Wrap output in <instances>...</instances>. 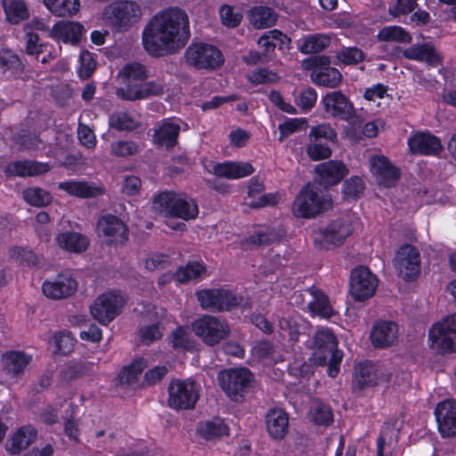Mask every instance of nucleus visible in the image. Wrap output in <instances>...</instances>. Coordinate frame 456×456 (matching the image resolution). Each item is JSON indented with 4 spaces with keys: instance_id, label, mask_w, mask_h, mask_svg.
Listing matches in <instances>:
<instances>
[{
    "instance_id": "obj_1",
    "label": "nucleus",
    "mask_w": 456,
    "mask_h": 456,
    "mask_svg": "<svg viewBox=\"0 0 456 456\" xmlns=\"http://www.w3.org/2000/svg\"><path fill=\"white\" fill-rule=\"evenodd\" d=\"M190 37L189 17L178 7L157 12L142 33V46L153 57L175 53L185 46Z\"/></svg>"
},
{
    "instance_id": "obj_2",
    "label": "nucleus",
    "mask_w": 456,
    "mask_h": 456,
    "mask_svg": "<svg viewBox=\"0 0 456 456\" xmlns=\"http://www.w3.org/2000/svg\"><path fill=\"white\" fill-rule=\"evenodd\" d=\"M309 346L313 351V361L318 365H327L328 375L335 378L339 370L343 353L338 349V341L330 329L322 328L315 332Z\"/></svg>"
},
{
    "instance_id": "obj_3",
    "label": "nucleus",
    "mask_w": 456,
    "mask_h": 456,
    "mask_svg": "<svg viewBox=\"0 0 456 456\" xmlns=\"http://www.w3.org/2000/svg\"><path fill=\"white\" fill-rule=\"evenodd\" d=\"M153 208L165 216L185 221L195 219L199 214L198 205L193 199L174 191L159 193L153 200Z\"/></svg>"
},
{
    "instance_id": "obj_4",
    "label": "nucleus",
    "mask_w": 456,
    "mask_h": 456,
    "mask_svg": "<svg viewBox=\"0 0 456 456\" xmlns=\"http://www.w3.org/2000/svg\"><path fill=\"white\" fill-rule=\"evenodd\" d=\"M331 207V199L320 193L312 184L304 186L292 204V213L297 218L310 219Z\"/></svg>"
},
{
    "instance_id": "obj_5",
    "label": "nucleus",
    "mask_w": 456,
    "mask_h": 456,
    "mask_svg": "<svg viewBox=\"0 0 456 456\" xmlns=\"http://www.w3.org/2000/svg\"><path fill=\"white\" fill-rule=\"evenodd\" d=\"M142 15L140 4L134 1L122 0L108 5L104 19L118 32H125L137 23Z\"/></svg>"
},
{
    "instance_id": "obj_6",
    "label": "nucleus",
    "mask_w": 456,
    "mask_h": 456,
    "mask_svg": "<svg viewBox=\"0 0 456 456\" xmlns=\"http://www.w3.org/2000/svg\"><path fill=\"white\" fill-rule=\"evenodd\" d=\"M194 334L209 346L218 345L231 334L228 322L214 315L203 314L191 324Z\"/></svg>"
},
{
    "instance_id": "obj_7",
    "label": "nucleus",
    "mask_w": 456,
    "mask_h": 456,
    "mask_svg": "<svg viewBox=\"0 0 456 456\" xmlns=\"http://www.w3.org/2000/svg\"><path fill=\"white\" fill-rule=\"evenodd\" d=\"M200 398V386L191 380L174 379L168 386L167 404L175 410H191Z\"/></svg>"
},
{
    "instance_id": "obj_8",
    "label": "nucleus",
    "mask_w": 456,
    "mask_h": 456,
    "mask_svg": "<svg viewBox=\"0 0 456 456\" xmlns=\"http://www.w3.org/2000/svg\"><path fill=\"white\" fill-rule=\"evenodd\" d=\"M353 232V227L348 219H337L326 227L313 231V240L320 249H329L331 247L340 246Z\"/></svg>"
},
{
    "instance_id": "obj_9",
    "label": "nucleus",
    "mask_w": 456,
    "mask_h": 456,
    "mask_svg": "<svg viewBox=\"0 0 456 456\" xmlns=\"http://www.w3.org/2000/svg\"><path fill=\"white\" fill-rule=\"evenodd\" d=\"M184 59L188 65L198 69H215L224 63L221 51L203 43L191 44L185 50Z\"/></svg>"
},
{
    "instance_id": "obj_10",
    "label": "nucleus",
    "mask_w": 456,
    "mask_h": 456,
    "mask_svg": "<svg viewBox=\"0 0 456 456\" xmlns=\"http://www.w3.org/2000/svg\"><path fill=\"white\" fill-rule=\"evenodd\" d=\"M430 347L439 353L456 351V314L433 325L428 333Z\"/></svg>"
},
{
    "instance_id": "obj_11",
    "label": "nucleus",
    "mask_w": 456,
    "mask_h": 456,
    "mask_svg": "<svg viewBox=\"0 0 456 456\" xmlns=\"http://www.w3.org/2000/svg\"><path fill=\"white\" fill-rule=\"evenodd\" d=\"M149 77V69L140 62L133 61L126 64L118 73V79L124 86L116 89V95L125 101L131 102L130 94L138 90L139 86Z\"/></svg>"
},
{
    "instance_id": "obj_12",
    "label": "nucleus",
    "mask_w": 456,
    "mask_h": 456,
    "mask_svg": "<svg viewBox=\"0 0 456 456\" xmlns=\"http://www.w3.org/2000/svg\"><path fill=\"white\" fill-rule=\"evenodd\" d=\"M202 309L210 312L229 311L238 306L241 297H237L226 289H202L196 293Z\"/></svg>"
},
{
    "instance_id": "obj_13",
    "label": "nucleus",
    "mask_w": 456,
    "mask_h": 456,
    "mask_svg": "<svg viewBox=\"0 0 456 456\" xmlns=\"http://www.w3.org/2000/svg\"><path fill=\"white\" fill-rule=\"evenodd\" d=\"M221 387L232 400L238 401L248 391L252 382V374L246 368L223 370L218 375Z\"/></svg>"
},
{
    "instance_id": "obj_14",
    "label": "nucleus",
    "mask_w": 456,
    "mask_h": 456,
    "mask_svg": "<svg viewBox=\"0 0 456 456\" xmlns=\"http://www.w3.org/2000/svg\"><path fill=\"white\" fill-rule=\"evenodd\" d=\"M377 287L378 279L368 268L360 266L352 271L350 292L354 300L364 301L371 297Z\"/></svg>"
},
{
    "instance_id": "obj_15",
    "label": "nucleus",
    "mask_w": 456,
    "mask_h": 456,
    "mask_svg": "<svg viewBox=\"0 0 456 456\" xmlns=\"http://www.w3.org/2000/svg\"><path fill=\"white\" fill-rule=\"evenodd\" d=\"M395 267L404 281H412L420 271V256L411 245H404L397 251Z\"/></svg>"
},
{
    "instance_id": "obj_16",
    "label": "nucleus",
    "mask_w": 456,
    "mask_h": 456,
    "mask_svg": "<svg viewBox=\"0 0 456 456\" xmlns=\"http://www.w3.org/2000/svg\"><path fill=\"white\" fill-rule=\"evenodd\" d=\"M122 298L112 293L101 295L90 306V312L94 319L102 324H108L119 314Z\"/></svg>"
},
{
    "instance_id": "obj_17",
    "label": "nucleus",
    "mask_w": 456,
    "mask_h": 456,
    "mask_svg": "<svg viewBox=\"0 0 456 456\" xmlns=\"http://www.w3.org/2000/svg\"><path fill=\"white\" fill-rule=\"evenodd\" d=\"M77 289V281L67 273H61L52 281H45L42 285L44 295L56 300L70 297Z\"/></svg>"
},
{
    "instance_id": "obj_18",
    "label": "nucleus",
    "mask_w": 456,
    "mask_h": 456,
    "mask_svg": "<svg viewBox=\"0 0 456 456\" xmlns=\"http://www.w3.org/2000/svg\"><path fill=\"white\" fill-rule=\"evenodd\" d=\"M435 415L439 432L443 437H450L456 435V401L445 399L440 402L436 409Z\"/></svg>"
},
{
    "instance_id": "obj_19",
    "label": "nucleus",
    "mask_w": 456,
    "mask_h": 456,
    "mask_svg": "<svg viewBox=\"0 0 456 456\" xmlns=\"http://www.w3.org/2000/svg\"><path fill=\"white\" fill-rule=\"evenodd\" d=\"M97 231L107 239L108 243H123L127 240V228L124 222L116 216L105 215L97 222Z\"/></svg>"
},
{
    "instance_id": "obj_20",
    "label": "nucleus",
    "mask_w": 456,
    "mask_h": 456,
    "mask_svg": "<svg viewBox=\"0 0 456 456\" xmlns=\"http://www.w3.org/2000/svg\"><path fill=\"white\" fill-rule=\"evenodd\" d=\"M370 168L379 184L392 187L400 178V172L384 156H373L370 159Z\"/></svg>"
},
{
    "instance_id": "obj_21",
    "label": "nucleus",
    "mask_w": 456,
    "mask_h": 456,
    "mask_svg": "<svg viewBox=\"0 0 456 456\" xmlns=\"http://www.w3.org/2000/svg\"><path fill=\"white\" fill-rule=\"evenodd\" d=\"M410 151L419 155H438L443 151L441 141L429 132H418L408 139Z\"/></svg>"
},
{
    "instance_id": "obj_22",
    "label": "nucleus",
    "mask_w": 456,
    "mask_h": 456,
    "mask_svg": "<svg viewBox=\"0 0 456 456\" xmlns=\"http://www.w3.org/2000/svg\"><path fill=\"white\" fill-rule=\"evenodd\" d=\"M325 110L331 116L348 120L354 114L353 104L340 91L328 93L322 98Z\"/></svg>"
},
{
    "instance_id": "obj_23",
    "label": "nucleus",
    "mask_w": 456,
    "mask_h": 456,
    "mask_svg": "<svg viewBox=\"0 0 456 456\" xmlns=\"http://www.w3.org/2000/svg\"><path fill=\"white\" fill-rule=\"evenodd\" d=\"M84 32V27L80 23L61 20L49 30V36L65 44L77 45Z\"/></svg>"
},
{
    "instance_id": "obj_24",
    "label": "nucleus",
    "mask_w": 456,
    "mask_h": 456,
    "mask_svg": "<svg viewBox=\"0 0 456 456\" xmlns=\"http://www.w3.org/2000/svg\"><path fill=\"white\" fill-rule=\"evenodd\" d=\"M58 188L71 196L88 199L96 198L105 193L103 185L96 184L87 181H67L58 184Z\"/></svg>"
},
{
    "instance_id": "obj_25",
    "label": "nucleus",
    "mask_w": 456,
    "mask_h": 456,
    "mask_svg": "<svg viewBox=\"0 0 456 456\" xmlns=\"http://www.w3.org/2000/svg\"><path fill=\"white\" fill-rule=\"evenodd\" d=\"M403 56L409 60L424 61L430 66L442 64V57L431 43L413 45L403 51Z\"/></svg>"
},
{
    "instance_id": "obj_26",
    "label": "nucleus",
    "mask_w": 456,
    "mask_h": 456,
    "mask_svg": "<svg viewBox=\"0 0 456 456\" xmlns=\"http://www.w3.org/2000/svg\"><path fill=\"white\" fill-rule=\"evenodd\" d=\"M321 183L330 186L338 183L348 173L346 165L338 160H330L315 167Z\"/></svg>"
},
{
    "instance_id": "obj_27",
    "label": "nucleus",
    "mask_w": 456,
    "mask_h": 456,
    "mask_svg": "<svg viewBox=\"0 0 456 456\" xmlns=\"http://www.w3.org/2000/svg\"><path fill=\"white\" fill-rule=\"evenodd\" d=\"M397 333L398 327L395 322H379L372 327L370 340L375 347H387L395 341Z\"/></svg>"
},
{
    "instance_id": "obj_28",
    "label": "nucleus",
    "mask_w": 456,
    "mask_h": 456,
    "mask_svg": "<svg viewBox=\"0 0 456 456\" xmlns=\"http://www.w3.org/2000/svg\"><path fill=\"white\" fill-rule=\"evenodd\" d=\"M36 439L37 430L31 426H23L7 440L6 451L12 455L19 454L34 443Z\"/></svg>"
},
{
    "instance_id": "obj_29",
    "label": "nucleus",
    "mask_w": 456,
    "mask_h": 456,
    "mask_svg": "<svg viewBox=\"0 0 456 456\" xmlns=\"http://www.w3.org/2000/svg\"><path fill=\"white\" fill-rule=\"evenodd\" d=\"M254 168L248 162H224L216 164L213 173L226 179H240L253 174Z\"/></svg>"
},
{
    "instance_id": "obj_30",
    "label": "nucleus",
    "mask_w": 456,
    "mask_h": 456,
    "mask_svg": "<svg viewBox=\"0 0 456 456\" xmlns=\"http://www.w3.org/2000/svg\"><path fill=\"white\" fill-rule=\"evenodd\" d=\"M266 428L273 439H282L289 428V417L287 413L281 409L269 411L266 414Z\"/></svg>"
},
{
    "instance_id": "obj_31",
    "label": "nucleus",
    "mask_w": 456,
    "mask_h": 456,
    "mask_svg": "<svg viewBox=\"0 0 456 456\" xmlns=\"http://www.w3.org/2000/svg\"><path fill=\"white\" fill-rule=\"evenodd\" d=\"M50 167L45 163L21 160L9 163L5 167V172L12 175L18 176H34L45 174Z\"/></svg>"
},
{
    "instance_id": "obj_32",
    "label": "nucleus",
    "mask_w": 456,
    "mask_h": 456,
    "mask_svg": "<svg viewBox=\"0 0 456 456\" xmlns=\"http://www.w3.org/2000/svg\"><path fill=\"white\" fill-rule=\"evenodd\" d=\"M315 61L322 66H328L330 64L329 58L326 56H319L315 58ZM341 73L335 68L323 67L314 75V82L319 86L329 88L337 87L341 82Z\"/></svg>"
},
{
    "instance_id": "obj_33",
    "label": "nucleus",
    "mask_w": 456,
    "mask_h": 456,
    "mask_svg": "<svg viewBox=\"0 0 456 456\" xmlns=\"http://www.w3.org/2000/svg\"><path fill=\"white\" fill-rule=\"evenodd\" d=\"M307 311L314 316L330 319L335 314L328 296L317 287L314 288L311 300L307 305Z\"/></svg>"
},
{
    "instance_id": "obj_34",
    "label": "nucleus",
    "mask_w": 456,
    "mask_h": 456,
    "mask_svg": "<svg viewBox=\"0 0 456 456\" xmlns=\"http://www.w3.org/2000/svg\"><path fill=\"white\" fill-rule=\"evenodd\" d=\"M56 242L60 248L74 253L85 251L89 245V240L85 235L76 232H65L58 234Z\"/></svg>"
},
{
    "instance_id": "obj_35",
    "label": "nucleus",
    "mask_w": 456,
    "mask_h": 456,
    "mask_svg": "<svg viewBox=\"0 0 456 456\" xmlns=\"http://www.w3.org/2000/svg\"><path fill=\"white\" fill-rule=\"evenodd\" d=\"M249 20L255 28L263 29L274 26L278 14L270 7L259 5L251 8Z\"/></svg>"
},
{
    "instance_id": "obj_36",
    "label": "nucleus",
    "mask_w": 456,
    "mask_h": 456,
    "mask_svg": "<svg viewBox=\"0 0 456 456\" xmlns=\"http://www.w3.org/2000/svg\"><path fill=\"white\" fill-rule=\"evenodd\" d=\"M166 92V84L162 78H156L153 80L142 82L139 86V89L133 91L129 95L131 102L148 99L151 97L162 96Z\"/></svg>"
},
{
    "instance_id": "obj_37",
    "label": "nucleus",
    "mask_w": 456,
    "mask_h": 456,
    "mask_svg": "<svg viewBox=\"0 0 456 456\" xmlns=\"http://www.w3.org/2000/svg\"><path fill=\"white\" fill-rule=\"evenodd\" d=\"M31 361V356L20 351H10L3 356L5 370L12 376H19Z\"/></svg>"
},
{
    "instance_id": "obj_38",
    "label": "nucleus",
    "mask_w": 456,
    "mask_h": 456,
    "mask_svg": "<svg viewBox=\"0 0 456 456\" xmlns=\"http://www.w3.org/2000/svg\"><path fill=\"white\" fill-rule=\"evenodd\" d=\"M179 131L180 126L178 123L171 119L164 120L155 131L154 141L159 144L173 147L176 143Z\"/></svg>"
},
{
    "instance_id": "obj_39",
    "label": "nucleus",
    "mask_w": 456,
    "mask_h": 456,
    "mask_svg": "<svg viewBox=\"0 0 456 456\" xmlns=\"http://www.w3.org/2000/svg\"><path fill=\"white\" fill-rule=\"evenodd\" d=\"M197 434L206 440H214L227 436L228 427L223 419L216 418L200 422L197 428Z\"/></svg>"
},
{
    "instance_id": "obj_40",
    "label": "nucleus",
    "mask_w": 456,
    "mask_h": 456,
    "mask_svg": "<svg viewBox=\"0 0 456 456\" xmlns=\"http://www.w3.org/2000/svg\"><path fill=\"white\" fill-rule=\"evenodd\" d=\"M378 382L377 370L370 363H360L355 368L354 384L362 390Z\"/></svg>"
},
{
    "instance_id": "obj_41",
    "label": "nucleus",
    "mask_w": 456,
    "mask_h": 456,
    "mask_svg": "<svg viewBox=\"0 0 456 456\" xmlns=\"http://www.w3.org/2000/svg\"><path fill=\"white\" fill-rule=\"evenodd\" d=\"M6 19L17 24L28 17V10L23 0H2Z\"/></svg>"
},
{
    "instance_id": "obj_42",
    "label": "nucleus",
    "mask_w": 456,
    "mask_h": 456,
    "mask_svg": "<svg viewBox=\"0 0 456 456\" xmlns=\"http://www.w3.org/2000/svg\"><path fill=\"white\" fill-rule=\"evenodd\" d=\"M284 233L285 232L282 228L265 229L264 231L256 232L249 236L246 240V243L253 246L268 245L270 243L279 241L284 236Z\"/></svg>"
},
{
    "instance_id": "obj_43",
    "label": "nucleus",
    "mask_w": 456,
    "mask_h": 456,
    "mask_svg": "<svg viewBox=\"0 0 456 456\" xmlns=\"http://www.w3.org/2000/svg\"><path fill=\"white\" fill-rule=\"evenodd\" d=\"M330 44L329 37L322 34H314L306 37L298 49L305 54L316 53L327 48Z\"/></svg>"
},
{
    "instance_id": "obj_44",
    "label": "nucleus",
    "mask_w": 456,
    "mask_h": 456,
    "mask_svg": "<svg viewBox=\"0 0 456 456\" xmlns=\"http://www.w3.org/2000/svg\"><path fill=\"white\" fill-rule=\"evenodd\" d=\"M205 266L199 262H191L186 265L180 267L173 275L172 278L180 283L188 282L191 280L199 278L205 273Z\"/></svg>"
},
{
    "instance_id": "obj_45",
    "label": "nucleus",
    "mask_w": 456,
    "mask_h": 456,
    "mask_svg": "<svg viewBox=\"0 0 456 456\" xmlns=\"http://www.w3.org/2000/svg\"><path fill=\"white\" fill-rule=\"evenodd\" d=\"M109 126L118 131H129L138 126V121L127 112L117 111L110 116Z\"/></svg>"
},
{
    "instance_id": "obj_46",
    "label": "nucleus",
    "mask_w": 456,
    "mask_h": 456,
    "mask_svg": "<svg viewBox=\"0 0 456 456\" xmlns=\"http://www.w3.org/2000/svg\"><path fill=\"white\" fill-rule=\"evenodd\" d=\"M45 6L58 17H70L78 12L80 4L78 0H57Z\"/></svg>"
},
{
    "instance_id": "obj_47",
    "label": "nucleus",
    "mask_w": 456,
    "mask_h": 456,
    "mask_svg": "<svg viewBox=\"0 0 456 456\" xmlns=\"http://www.w3.org/2000/svg\"><path fill=\"white\" fill-rule=\"evenodd\" d=\"M146 363L142 359H137L131 364L123 368L118 375V381L120 385H129L136 381L137 377L145 369Z\"/></svg>"
},
{
    "instance_id": "obj_48",
    "label": "nucleus",
    "mask_w": 456,
    "mask_h": 456,
    "mask_svg": "<svg viewBox=\"0 0 456 456\" xmlns=\"http://www.w3.org/2000/svg\"><path fill=\"white\" fill-rule=\"evenodd\" d=\"M397 424L398 420L393 419L387 421L384 426L377 441V456H384V446L387 441L391 442L393 437H395V440L397 439L399 435Z\"/></svg>"
},
{
    "instance_id": "obj_49",
    "label": "nucleus",
    "mask_w": 456,
    "mask_h": 456,
    "mask_svg": "<svg viewBox=\"0 0 456 456\" xmlns=\"http://www.w3.org/2000/svg\"><path fill=\"white\" fill-rule=\"evenodd\" d=\"M23 199L27 203L35 207H45L52 201L50 193L38 187L24 190Z\"/></svg>"
},
{
    "instance_id": "obj_50",
    "label": "nucleus",
    "mask_w": 456,
    "mask_h": 456,
    "mask_svg": "<svg viewBox=\"0 0 456 456\" xmlns=\"http://www.w3.org/2000/svg\"><path fill=\"white\" fill-rule=\"evenodd\" d=\"M382 41H396L401 43H410L411 37L403 28L398 26H387L383 28L378 35Z\"/></svg>"
},
{
    "instance_id": "obj_51",
    "label": "nucleus",
    "mask_w": 456,
    "mask_h": 456,
    "mask_svg": "<svg viewBox=\"0 0 456 456\" xmlns=\"http://www.w3.org/2000/svg\"><path fill=\"white\" fill-rule=\"evenodd\" d=\"M308 323L301 319L295 317L281 318L279 321L281 330L288 331L291 340L297 341L302 330L305 329Z\"/></svg>"
},
{
    "instance_id": "obj_52",
    "label": "nucleus",
    "mask_w": 456,
    "mask_h": 456,
    "mask_svg": "<svg viewBox=\"0 0 456 456\" xmlns=\"http://www.w3.org/2000/svg\"><path fill=\"white\" fill-rule=\"evenodd\" d=\"M311 416L313 421L318 425L328 426L333 421V414L330 408L318 401L313 403Z\"/></svg>"
},
{
    "instance_id": "obj_53",
    "label": "nucleus",
    "mask_w": 456,
    "mask_h": 456,
    "mask_svg": "<svg viewBox=\"0 0 456 456\" xmlns=\"http://www.w3.org/2000/svg\"><path fill=\"white\" fill-rule=\"evenodd\" d=\"M309 140L322 142H335L337 140V133L335 129L329 124H320L312 126L309 132Z\"/></svg>"
},
{
    "instance_id": "obj_54",
    "label": "nucleus",
    "mask_w": 456,
    "mask_h": 456,
    "mask_svg": "<svg viewBox=\"0 0 456 456\" xmlns=\"http://www.w3.org/2000/svg\"><path fill=\"white\" fill-rule=\"evenodd\" d=\"M74 341L69 331H60L53 337L55 351L61 354H68L73 350Z\"/></svg>"
},
{
    "instance_id": "obj_55",
    "label": "nucleus",
    "mask_w": 456,
    "mask_h": 456,
    "mask_svg": "<svg viewBox=\"0 0 456 456\" xmlns=\"http://www.w3.org/2000/svg\"><path fill=\"white\" fill-rule=\"evenodd\" d=\"M308 157L314 161L328 159L331 155V149L326 142L310 141L306 147Z\"/></svg>"
},
{
    "instance_id": "obj_56",
    "label": "nucleus",
    "mask_w": 456,
    "mask_h": 456,
    "mask_svg": "<svg viewBox=\"0 0 456 456\" xmlns=\"http://www.w3.org/2000/svg\"><path fill=\"white\" fill-rule=\"evenodd\" d=\"M219 14L222 23L228 28H235L242 20V14L235 12L234 8L228 4L220 7Z\"/></svg>"
},
{
    "instance_id": "obj_57",
    "label": "nucleus",
    "mask_w": 456,
    "mask_h": 456,
    "mask_svg": "<svg viewBox=\"0 0 456 456\" xmlns=\"http://www.w3.org/2000/svg\"><path fill=\"white\" fill-rule=\"evenodd\" d=\"M170 342L175 349H190L192 347L188 330L183 327L177 328L170 336Z\"/></svg>"
},
{
    "instance_id": "obj_58",
    "label": "nucleus",
    "mask_w": 456,
    "mask_h": 456,
    "mask_svg": "<svg viewBox=\"0 0 456 456\" xmlns=\"http://www.w3.org/2000/svg\"><path fill=\"white\" fill-rule=\"evenodd\" d=\"M9 255L12 259L28 265H35L38 263V258L33 251L21 247L10 248Z\"/></svg>"
},
{
    "instance_id": "obj_59",
    "label": "nucleus",
    "mask_w": 456,
    "mask_h": 456,
    "mask_svg": "<svg viewBox=\"0 0 456 456\" xmlns=\"http://www.w3.org/2000/svg\"><path fill=\"white\" fill-rule=\"evenodd\" d=\"M364 190V183L359 176L347 179L343 185V192L347 199H356Z\"/></svg>"
},
{
    "instance_id": "obj_60",
    "label": "nucleus",
    "mask_w": 456,
    "mask_h": 456,
    "mask_svg": "<svg viewBox=\"0 0 456 456\" xmlns=\"http://www.w3.org/2000/svg\"><path fill=\"white\" fill-rule=\"evenodd\" d=\"M17 143L21 149L26 151H37L45 148V142L39 136L31 133L20 134L18 137Z\"/></svg>"
},
{
    "instance_id": "obj_61",
    "label": "nucleus",
    "mask_w": 456,
    "mask_h": 456,
    "mask_svg": "<svg viewBox=\"0 0 456 456\" xmlns=\"http://www.w3.org/2000/svg\"><path fill=\"white\" fill-rule=\"evenodd\" d=\"M26 33V53L29 55H36L37 59H39L40 54L45 53L47 51V45L41 44L38 45L39 37L37 34L33 33L32 31H28Z\"/></svg>"
},
{
    "instance_id": "obj_62",
    "label": "nucleus",
    "mask_w": 456,
    "mask_h": 456,
    "mask_svg": "<svg viewBox=\"0 0 456 456\" xmlns=\"http://www.w3.org/2000/svg\"><path fill=\"white\" fill-rule=\"evenodd\" d=\"M338 58L346 65H354L363 61L364 53L357 47H346L338 53Z\"/></svg>"
},
{
    "instance_id": "obj_63",
    "label": "nucleus",
    "mask_w": 456,
    "mask_h": 456,
    "mask_svg": "<svg viewBox=\"0 0 456 456\" xmlns=\"http://www.w3.org/2000/svg\"><path fill=\"white\" fill-rule=\"evenodd\" d=\"M79 60L80 67L78 69V75L81 78L86 79L94 71L96 63L93 55L87 51L81 53Z\"/></svg>"
},
{
    "instance_id": "obj_64",
    "label": "nucleus",
    "mask_w": 456,
    "mask_h": 456,
    "mask_svg": "<svg viewBox=\"0 0 456 456\" xmlns=\"http://www.w3.org/2000/svg\"><path fill=\"white\" fill-rule=\"evenodd\" d=\"M306 125V120L303 118H292L285 121L279 126L280 130V141H283L284 138L288 137L291 134L300 130Z\"/></svg>"
}]
</instances>
